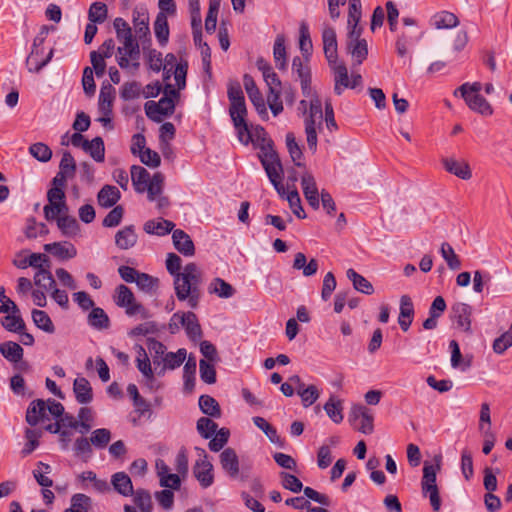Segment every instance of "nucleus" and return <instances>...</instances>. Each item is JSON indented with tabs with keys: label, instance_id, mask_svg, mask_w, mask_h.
Masks as SVG:
<instances>
[{
	"label": "nucleus",
	"instance_id": "603ef678",
	"mask_svg": "<svg viewBox=\"0 0 512 512\" xmlns=\"http://www.w3.org/2000/svg\"><path fill=\"white\" fill-rule=\"evenodd\" d=\"M252 420L254 425L262 430L272 443L282 445V440L276 429L270 425L263 417L255 416Z\"/></svg>",
	"mask_w": 512,
	"mask_h": 512
},
{
	"label": "nucleus",
	"instance_id": "0eeeda50",
	"mask_svg": "<svg viewBox=\"0 0 512 512\" xmlns=\"http://www.w3.org/2000/svg\"><path fill=\"white\" fill-rule=\"evenodd\" d=\"M229 115L237 132L238 140L248 145L252 141L251 132L247 121V107L245 102L232 103L229 106Z\"/></svg>",
	"mask_w": 512,
	"mask_h": 512
},
{
	"label": "nucleus",
	"instance_id": "423d86ee",
	"mask_svg": "<svg viewBox=\"0 0 512 512\" xmlns=\"http://www.w3.org/2000/svg\"><path fill=\"white\" fill-rule=\"evenodd\" d=\"M440 470L439 460L436 464L424 463L423 477L421 481L422 493L429 496L430 504L434 511H438L441 507V499L439 490L436 485V475Z\"/></svg>",
	"mask_w": 512,
	"mask_h": 512
},
{
	"label": "nucleus",
	"instance_id": "49530a36",
	"mask_svg": "<svg viewBox=\"0 0 512 512\" xmlns=\"http://www.w3.org/2000/svg\"><path fill=\"white\" fill-rule=\"evenodd\" d=\"M324 410L328 417L336 424L343 421V406L342 401L331 396L324 405Z\"/></svg>",
	"mask_w": 512,
	"mask_h": 512
},
{
	"label": "nucleus",
	"instance_id": "6e6552de",
	"mask_svg": "<svg viewBox=\"0 0 512 512\" xmlns=\"http://www.w3.org/2000/svg\"><path fill=\"white\" fill-rule=\"evenodd\" d=\"M334 74V92L341 95L345 88L354 89L362 83L360 74H352L351 80L349 79L347 67L343 62L335 61L329 64Z\"/></svg>",
	"mask_w": 512,
	"mask_h": 512
},
{
	"label": "nucleus",
	"instance_id": "bb28decb",
	"mask_svg": "<svg viewBox=\"0 0 512 512\" xmlns=\"http://www.w3.org/2000/svg\"><path fill=\"white\" fill-rule=\"evenodd\" d=\"M293 268L296 270H302V274L305 277H311L317 273L319 264L318 261L314 258L310 259V261L307 263L305 254L298 252L294 257Z\"/></svg>",
	"mask_w": 512,
	"mask_h": 512
},
{
	"label": "nucleus",
	"instance_id": "c85d7f7f",
	"mask_svg": "<svg viewBox=\"0 0 512 512\" xmlns=\"http://www.w3.org/2000/svg\"><path fill=\"white\" fill-rule=\"evenodd\" d=\"M120 199V191L112 185L103 186L97 195L98 204L104 208H110Z\"/></svg>",
	"mask_w": 512,
	"mask_h": 512
},
{
	"label": "nucleus",
	"instance_id": "a18cd8bd",
	"mask_svg": "<svg viewBox=\"0 0 512 512\" xmlns=\"http://www.w3.org/2000/svg\"><path fill=\"white\" fill-rule=\"evenodd\" d=\"M196 359L189 356L183 368L184 390L192 392L195 386Z\"/></svg>",
	"mask_w": 512,
	"mask_h": 512
},
{
	"label": "nucleus",
	"instance_id": "864d4df0",
	"mask_svg": "<svg viewBox=\"0 0 512 512\" xmlns=\"http://www.w3.org/2000/svg\"><path fill=\"white\" fill-rule=\"evenodd\" d=\"M43 210L45 218L48 221L55 220L57 217L67 214L69 211L66 200L59 202H49L44 206Z\"/></svg>",
	"mask_w": 512,
	"mask_h": 512
},
{
	"label": "nucleus",
	"instance_id": "0e129e2a",
	"mask_svg": "<svg viewBox=\"0 0 512 512\" xmlns=\"http://www.w3.org/2000/svg\"><path fill=\"white\" fill-rule=\"evenodd\" d=\"M159 332V327L154 321H146L132 328L128 335L130 337L155 335Z\"/></svg>",
	"mask_w": 512,
	"mask_h": 512
},
{
	"label": "nucleus",
	"instance_id": "f704fd0d",
	"mask_svg": "<svg viewBox=\"0 0 512 512\" xmlns=\"http://www.w3.org/2000/svg\"><path fill=\"white\" fill-rule=\"evenodd\" d=\"M0 353L10 362L17 363L23 358V348L16 342L6 341L0 344Z\"/></svg>",
	"mask_w": 512,
	"mask_h": 512
},
{
	"label": "nucleus",
	"instance_id": "2f4dec72",
	"mask_svg": "<svg viewBox=\"0 0 512 512\" xmlns=\"http://www.w3.org/2000/svg\"><path fill=\"white\" fill-rule=\"evenodd\" d=\"M137 357H136V366L138 370L142 373V375L148 381L154 380V373L151 368V362L147 355L146 350L142 346L136 347Z\"/></svg>",
	"mask_w": 512,
	"mask_h": 512
},
{
	"label": "nucleus",
	"instance_id": "c03bdc74",
	"mask_svg": "<svg viewBox=\"0 0 512 512\" xmlns=\"http://www.w3.org/2000/svg\"><path fill=\"white\" fill-rule=\"evenodd\" d=\"M199 408L202 413L212 418L221 417V409L218 402L209 395H201L199 397Z\"/></svg>",
	"mask_w": 512,
	"mask_h": 512
},
{
	"label": "nucleus",
	"instance_id": "ddd939ff",
	"mask_svg": "<svg viewBox=\"0 0 512 512\" xmlns=\"http://www.w3.org/2000/svg\"><path fill=\"white\" fill-rule=\"evenodd\" d=\"M243 84H244V88L247 92V95H248L250 101L252 102V104L254 105L257 113L260 115V117L263 120H267L269 118V116H268L266 104H265L263 96H262L260 90L258 89L253 77L249 74H245L243 76Z\"/></svg>",
	"mask_w": 512,
	"mask_h": 512
},
{
	"label": "nucleus",
	"instance_id": "2eb2a0df",
	"mask_svg": "<svg viewBox=\"0 0 512 512\" xmlns=\"http://www.w3.org/2000/svg\"><path fill=\"white\" fill-rule=\"evenodd\" d=\"M301 186L303 190V194L305 199L307 200L308 204L313 209H318L320 206L319 201V191L317 188L316 180L314 176L308 172L305 171L303 175L301 176Z\"/></svg>",
	"mask_w": 512,
	"mask_h": 512
},
{
	"label": "nucleus",
	"instance_id": "4d7b16f0",
	"mask_svg": "<svg viewBox=\"0 0 512 512\" xmlns=\"http://www.w3.org/2000/svg\"><path fill=\"white\" fill-rule=\"evenodd\" d=\"M440 253L451 270L460 269L461 261L458 255L455 253L453 247L449 243H442L440 247Z\"/></svg>",
	"mask_w": 512,
	"mask_h": 512
},
{
	"label": "nucleus",
	"instance_id": "13d9d810",
	"mask_svg": "<svg viewBox=\"0 0 512 512\" xmlns=\"http://www.w3.org/2000/svg\"><path fill=\"white\" fill-rule=\"evenodd\" d=\"M55 220L57 221L58 228L66 236L74 235L78 231L77 220L69 216L68 213L57 217Z\"/></svg>",
	"mask_w": 512,
	"mask_h": 512
},
{
	"label": "nucleus",
	"instance_id": "4468645a",
	"mask_svg": "<svg viewBox=\"0 0 512 512\" xmlns=\"http://www.w3.org/2000/svg\"><path fill=\"white\" fill-rule=\"evenodd\" d=\"M472 307L466 303H456L451 308L452 320L457 328L466 333H471Z\"/></svg>",
	"mask_w": 512,
	"mask_h": 512
},
{
	"label": "nucleus",
	"instance_id": "4c0bfd02",
	"mask_svg": "<svg viewBox=\"0 0 512 512\" xmlns=\"http://www.w3.org/2000/svg\"><path fill=\"white\" fill-rule=\"evenodd\" d=\"M187 357V351L184 348L178 349L176 352H167L162 358L163 368L162 370H174L180 367Z\"/></svg>",
	"mask_w": 512,
	"mask_h": 512
},
{
	"label": "nucleus",
	"instance_id": "a211bd4d",
	"mask_svg": "<svg viewBox=\"0 0 512 512\" xmlns=\"http://www.w3.org/2000/svg\"><path fill=\"white\" fill-rule=\"evenodd\" d=\"M172 240L175 249L184 256H193L195 247L191 237L183 230L176 229L172 233Z\"/></svg>",
	"mask_w": 512,
	"mask_h": 512
},
{
	"label": "nucleus",
	"instance_id": "f257e3e1",
	"mask_svg": "<svg viewBox=\"0 0 512 512\" xmlns=\"http://www.w3.org/2000/svg\"><path fill=\"white\" fill-rule=\"evenodd\" d=\"M182 260L175 253H168L166 269L174 277V289L179 301H187L196 308L201 298L203 272L195 263H188L181 272Z\"/></svg>",
	"mask_w": 512,
	"mask_h": 512
},
{
	"label": "nucleus",
	"instance_id": "ea45409f",
	"mask_svg": "<svg viewBox=\"0 0 512 512\" xmlns=\"http://www.w3.org/2000/svg\"><path fill=\"white\" fill-rule=\"evenodd\" d=\"M273 56L276 67L279 70H285L287 68L286 47L285 37L282 34L277 35L275 39L273 47Z\"/></svg>",
	"mask_w": 512,
	"mask_h": 512
},
{
	"label": "nucleus",
	"instance_id": "1a4fd4ad",
	"mask_svg": "<svg viewBox=\"0 0 512 512\" xmlns=\"http://www.w3.org/2000/svg\"><path fill=\"white\" fill-rule=\"evenodd\" d=\"M261 162L271 184L274 186L277 193L281 197H284L285 188L281 183L283 169L278 155L275 152L267 153L265 157L261 159Z\"/></svg>",
	"mask_w": 512,
	"mask_h": 512
},
{
	"label": "nucleus",
	"instance_id": "c9c22d12",
	"mask_svg": "<svg viewBox=\"0 0 512 512\" xmlns=\"http://www.w3.org/2000/svg\"><path fill=\"white\" fill-rule=\"evenodd\" d=\"M78 480L84 484V482L89 481L92 483L95 491L99 493H107L110 492L111 486L105 479H99L95 472L89 470L84 471L78 475ZM83 488L85 486L83 485Z\"/></svg>",
	"mask_w": 512,
	"mask_h": 512
},
{
	"label": "nucleus",
	"instance_id": "473e14b6",
	"mask_svg": "<svg viewBox=\"0 0 512 512\" xmlns=\"http://www.w3.org/2000/svg\"><path fill=\"white\" fill-rule=\"evenodd\" d=\"M133 503L139 509L140 512H152L153 501L150 492L143 488H138L133 491L131 495Z\"/></svg>",
	"mask_w": 512,
	"mask_h": 512
},
{
	"label": "nucleus",
	"instance_id": "79ce46f5",
	"mask_svg": "<svg viewBox=\"0 0 512 512\" xmlns=\"http://www.w3.org/2000/svg\"><path fill=\"white\" fill-rule=\"evenodd\" d=\"M210 294H216L220 298H230L235 294V289L221 278H215L208 286Z\"/></svg>",
	"mask_w": 512,
	"mask_h": 512
},
{
	"label": "nucleus",
	"instance_id": "6e6d98bb",
	"mask_svg": "<svg viewBox=\"0 0 512 512\" xmlns=\"http://www.w3.org/2000/svg\"><path fill=\"white\" fill-rule=\"evenodd\" d=\"M32 319L34 324L47 333H53L55 327L49 315L43 310L34 309L32 311Z\"/></svg>",
	"mask_w": 512,
	"mask_h": 512
},
{
	"label": "nucleus",
	"instance_id": "9d476101",
	"mask_svg": "<svg viewBox=\"0 0 512 512\" xmlns=\"http://www.w3.org/2000/svg\"><path fill=\"white\" fill-rule=\"evenodd\" d=\"M199 458L193 466V475L204 489L210 487L214 483L213 465L208 460L206 451L203 448L196 447Z\"/></svg>",
	"mask_w": 512,
	"mask_h": 512
},
{
	"label": "nucleus",
	"instance_id": "5701e85b",
	"mask_svg": "<svg viewBox=\"0 0 512 512\" xmlns=\"http://www.w3.org/2000/svg\"><path fill=\"white\" fill-rule=\"evenodd\" d=\"M414 316V306L411 298L408 295L401 296L400 299V313L398 322L401 329L406 332L412 324Z\"/></svg>",
	"mask_w": 512,
	"mask_h": 512
},
{
	"label": "nucleus",
	"instance_id": "680f3d73",
	"mask_svg": "<svg viewBox=\"0 0 512 512\" xmlns=\"http://www.w3.org/2000/svg\"><path fill=\"white\" fill-rule=\"evenodd\" d=\"M90 442L96 449H104L111 440V432L106 428H99L91 433Z\"/></svg>",
	"mask_w": 512,
	"mask_h": 512
},
{
	"label": "nucleus",
	"instance_id": "a19ab883",
	"mask_svg": "<svg viewBox=\"0 0 512 512\" xmlns=\"http://www.w3.org/2000/svg\"><path fill=\"white\" fill-rule=\"evenodd\" d=\"M115 89L110 85L102 86L99 93V112L112 113Z\"/></svg>",
	"mask_w": 512,
	"mask_h": 512
},
{
	"label": "nucleus",
	"instance_id": "cd10ccee",
	"mask_svg": "<svg viewBox=\"0 0 512 512\" xmlns=\"http://www.w3.org/2000/svg\"><path fill=\"white\" fill-rule=\"evenodd\" d=\"M137 234L133 225H129L119 230L115 235V244L118 248L127 250L132 248L137 242Z\"/></svg>",
	"mask_w": 512,
	"mask_h": 512
},
{
	"label": "nucleus",
	"instance_id": "37998d69",
	"mask_svg": "<svg viewBox=\"0 0 512 512\" xmlns=\"http://www.w3.org/2000/svg\"><path fill=\"white\" fill-rule=\"evenodd\" d=\"M154 33L159 44L166 45L169 39V26L167 16L164 13H158L154 22Z\"/></svg>",
	"mask_w": 512,
	"mask_h": 512
},
{
	"label": "nucleus",
	"instance_id": "c756f323",
	"mask_svg": "<svg viewBox=\"0 0 512 512\" xmlns=\"http://www.w3.org/2000/svg\"><path fill=\"white\" fill-rule=\"evenodd\" d=\"M430 23L436 29H451L459 24V20L455 14L441 11L432 16Z\"/></svg>",
	"mask_w": 512,
	"mask_h": 512
},
{
	"label": "nucleus",
	"instance_id": "412c9836",
	"mask_svg": "<svg viewBox=\"0 0 512 512\" xmlns=\"http://www.w3.org/2000/svg\"><path fill=\"white\" fill-rule=\"evenodd\" d=\"M111 486L115 492L123 497H129L134 491L132 480L125 472H116L112 474Z\"/></svg>",
	"mask_w": 512,
	"mask_h": 512
},
{
	"label": "nucleus",
	"instance_id": "20e7f679",
	"mask_svg": "<svg viewBox=\"0 0 512 512\" xmlns=\"http://www.w3.org/2000/svg\"><path fill=\"white\" fill-rule=\"evenodd\" d=\"M64 413V406L54 399L44 401L36 399L30 402L26 410V422L35 427L45 421H50L51 417L59 418Z\"/></svg>",
	"mask_w": 512,
	"mask_h": 512
},
{
	"label": "nucleus",
	"instance_id": "58836bf2",
	"mask_svg": "<svg viewBox=\"0 0 512 512\" xmlns=\"http://www.w3.org/2000/svg\"><path fill=\"white\" fill-rule=\"evenodd\" d=\"M348 279L353 283V287L366 295L374 293L373 285L362 275L358 274L354 269L350 268L346 272Z\"/></svg>",
	"mask_w": 512,
	"mask_h": 512
},
{
	"label": "nucleus",
	"instance_id": "aec40b11",
	"mask_svg": "<svg viewBox=\"0 0 512 512\" xmlns=\"http://www.w3.org/2000/svg\"><path fill=\"white\" fill-rule=\"evenodd\" d=\"M181 321L182 327L191 341L195 342L201 339L202 329L195 313L191 311L183 312Z\"/></svg>",
	"mask_w": 512,
	"mask_h": 512
},
{
	"label": "nucleus",
	"instance_id": "f03ea898",
	"mask_svg": "<svg viewBox=\"0 0 512 512\" xmlns=\"http://www.w3.org/2000/svg\"><path fill=\"white\" fill-rule=\"evenodd\" d=\"M117 39L122 46L117 48V63L122 69L133 67L137 70L140 66L139 44L132 34V30L123 18L118 17L113 22Z\"/></svg>",
	"mask_w": 512,
	"mask_h": 512
},
{
	"label": "nucleus",
	"instance_id": "052dcab7",
	"mask_svg": "<svg viewBox=\"0 0 512 512\" xmlns=\"http://www.w3.org/2000/svg\"><path fill=\"white\" fill-rule=\"evenodd\" d=\"M2 326L9 332H21L25 329V322L19 313H11L1 320Z\"/></svg>",
	"mask_w": 512,
	"mask_h": 512
},
{
	"label": "nucleus",
	"instance_id": "e433bc0d",
	"mask_svg": "<svg viewBox=\"0 0 512 512\" xmlns=\"http://www.w3.org/2000/svg\"><path fill=\"white\" fill-rule=\"evenodd\" d=\"M88 324L97 330L107 329L110 325V320L106 312L100 307H94L87 317Z\"/></svg>",
	"mask_w": 512,
	"mask_h": 512
},
{
	"label": "nucleus",
	"instance_id": "a878e982",
	"mask_svg": "<svg viewBox=\"0 0 512 512\" xmlns=\"http://www.w3.org/2000/svg\"><path fill=\"white\" fill-rule=\"evenodd\" d=\"M73 392L77 402L80 404H88L93 399L92 387L84 377H78L74 380Z\"/></svg>",
	"mask_w": 512,
	"mask_h": 512
},
{
	"label": "nucleus",
	"instance_id": "69168bd1",
	"mask_svg": "<svg viewBox=\"0 0 512 512\" xmlns=\"http://www.w3.org/2000/svg\"><path fill=\"white\" fill-rule=\"evenodd\" d=\"M286 199L289 203V206L292 212L300 219H304L306 217L305 211L301 204L300 195L297 189L290 190L287 194L285 193Z\"/></svg>",
	"mask_w": 512,
	"mask_h": 512
},
{
	"label": "nucleus",
	"instance_id": "7ed1b4c3",
	"mask_svg": "<svg viewBox=\"0 0 512 512\" xmlns=\"http://www.w3.org/2000/svg\"><path fill=\"white\" fill-rule=\"evenodd\" d=\"M180 93L171 84H166L163 89V96L159 101H147L144 105L147 117L157 123H160L164 117L171 116L175 111L176 101Z\"/></svg>",
	"mask_w": 512,
	"mask_h": 512
},
{
	"label": "nucleus",
	"instance_id": "7c9ffc66",
	"mask_svg": "<svg viewBox=\"0 0 512 512\" xmlns=\"http://www.w3.org/2000/svg\"><path fill=\"white\" fill-rule=\"evenodd\" d=\"M43 431L41 429L36 428H26L25 429V439L26 443L21 450L22 457H26L33 453L39 446V439L42 437Z\"/></svg>",
	"mask_w": 512,
	"mask_h": 512
},
{
	"label": "nucleus",
	"instance_id": "09e8293b",
	"mask_svg": "<svg viewBox=\"0 0 512 512\" xmlns=\"http://www.w3.org/2000/svg\"><path fill=\"white\" fill-rule=\"evenodd\" d=\"M84 151L97 162H103L105 159V147L101 137H95L91 141L85 142Z\"/></svg>",
	"mask_w": 512,
	"mask_h": 512
},
{
	"label": "nucleus",
	"instance_id": "bf43d9fd",
	"mask_svg": "<svg viewBox=\"0 0 512 512\" xmlns=\"http://www.w3.org/2000/svg\"><path fill=\"white\" fill-rule=\"evenodd\" d=\"M135 283L140 290L149 294L155 292L159 286L158 278L142 272L139 273Z\"/></svg>",
	"mask_w": 512,
	"mask_h": 512
},
{
	"label": "nucleus",
	"instance_id": "338daca9",
	"mask_svg": "<svg viewBox=\"0 0 512 512\" xmlns=\"http://www.w3.org/2000/svg\"><path fill=\"white\" fill-rule=\"evenodd\" d=\"M196 428L204 439H209L216 433L218 425L208 417H201L197 421Z\"/></svg>",
	"mask_w": 512,
	"mask_h": 512
},
{
	"label": "nucleus",
	"instance_id": "de8ad7c7",
	"mask_svg": "<svg viewBox=\"0 0 512 512\" xmlns=\"http://www.w3.org/2000/svg\"><path fill=\"white\" fill-rule=\"evenodd\" d=\"M33 283L38 287V289L45 291L52 290L56 285L49 268L37 270L33 277Z\"/></svg>",
	"mask_w": 512,
	"mask_h": 512
},
{
	"label": "nucleus",
	"instance_id": "39448f33",
	"mask_svg": "<svg viewBox=\"0 0 512 512\" xmlns=\"http://www.w3.org/2000/svg\"><path fill=\"white\" fill-rule=\"evenodd\" d=\"M113 299L118 307L125 309V313L129 317L139 316L140 319L146 320L151 316L149 310L136 301L131 289L124 284L116 287Z\"/></svg>",
	"mask_w": 512,
	"mask_h": 512
},
{
	"label": "nucleus",
	"instance_id": "e2e57ef3",
	"mask_svg": "<svg viewBox=\"0 0 512 512\" xmlns=\"http://www.w3.org/2000/svg\"><path fill=\"white\" fill-rule=\"evenodd\" d=\"M147 347L152 356L154 365H159L162 362V358L167 353L166 346L155 338L147 339Z\"/></svg>",
	"mask_w": 512,
	"mask_h": 512
},
{
	"label": "nucleus",
	"instance_id": "8fccbe9b",
	"mask_svg": "<svg viewBox=\"0 0 512 512\" xmlns=\"http://www.w3.org/2000/svg\"><path fill=\"white\" fill-rule=\"evenodd\" d=\"M164 176L162 173H155L147 183L146 190L149 201H155L163 191Z\"/></svg>",
	"mask_w": 512,
	"mask_h": 512
},
{
	"label": "nucleus",
	"instance_id": "774afa93",
	"mask_svg": "<svg viewBox=\"0 0 512 512\" xmlns=\"http://www.w3.org/2000/svg\"><path fill=\"white\" fill-rule=\"evenodd\" d=\"M107 6L102 2H94L89 9L88 18L93 23H103L107 18Z\"/></svg>",
	"mask_w": 512,
	"mask_h": 512
},
{
	"label": "nucleus",
	"instance_id": "b1692460",
	"mask_svg": "<svg viewBox=\"0 0 512 512\" xmlns=\"http://www.w3.org/2000/svg\"><path fill=\"white\" fill-rule=\"evenodd\" d=\"M220 464L230 477L235 478L239 474V460L234 449L226 448L221 452Z\"/></svg>",
	"mask_w": 512,
	"mask_h": 512
},
{
	"label": "nucleus",
	"instance_id": "6ab92c4d",
	"mask_svg": "<svg viewBox=\"0 0 512 512\" xmlns=\"http://www.w3.org/2000/svg\"><path fill=\"white\" fill-rule=\"evenodd\" d=\"M43 49L32 48L29 56L26 59V65L30 72L38 73L45 67L53 57V49H50L47 56H43Z\"/></svg>",
	"mask_w": 512,
	"mask_h": 512
},
{
	"label": "nucleus",
	"instance_id": "9b49d317",
	"mask_svg": "<svg viewBox=\"0 0 512 512\" xmlns=\"http://www.w3.org/2000/svg\"><path fill=\"white\" fill-rule=\"evenodd\" d=\"M294 57L292 61V72L297 75L301 84L302 94L305 97H312L311 87V68L309 66V57Z\"/></svg>",
	"mask_w": 512,
	"mask_h": 512
},
{
	"label": "nucleus",
	"instance_id": "dca6fc26",
	"mask_svg": "<svg viewBox=\"0 0 512 512\" xmlns=\"http://www.w3.org/2000/svg\"><path fill=\"white\" fill-rule=\"evenodd\" d=\"M444 169L454 176L469 180L472 177L471 168L466 160L456 159L454 157H445L441 160Z\"/></svg>",
	"mask_w": 512,
	"mask_h": 512
},
{
	"label": "nucleus",
	"instance_id": "72a5a7b5",
	"mask_svg": "<svg viewBox=\"0 0 512 512\" xmlns=\"http://www.w3.org/2000/svg\"><path fill=\"white\" fill-rule=\"evenodd\" d=\"M150 179V174L145 168L137 165H133L131 167V180L138 193L145 192L147 183Z\"/></svg>",
	"mask_w": 512,
	"mask_h": 512
},
{
	"label": "nucleus",
	"instance_id": "4be33fe9",
	"mask_svg": "<svg viewBox=\"0 0 512 512\" xmlns=\"http://www.w3.org/2000/svg\"><path fill=\"white\" fill-rule=\"evenodd\" d=\"M44 250L52 253L61 260L72 259L77 255V250L72 243L54 242L44 245Z\"/></svg>",
	"mask_w": 512,
	"mask_h": 512
},
{
	"label": "nucleus",
	"instance_id": "3c124183",
	"mask_svg": "<svg viewBox=\"0 0 512 512\" xmlns=\"http://www.w3.org/2000/svg\"><path fill=\"white\" fill-rule=\"evenodd\" d=\"M347 52L355 59L356 64L360 65L367 58L368 48L366 40L346 43Z\"/></svg>",
	"mask_w": 512,
	"mask_h": 512
},
{
	"label": "nucleus",
	"instance_id": "f3484780",
	"mask_svg": "<svg viewBox=\"0 0 512 512\" xmlns=\"http://www.w3.org/2000/svg\"><path fill=\"white\" fill-rule=\"evenodd\" d=\"M322 41L325 57L328 64H332L338 60L337 54V38L333 27L325 26L322 31Z\"/></svg>",
	"mask_w": 512,
	"mask_h": 512
},
{
	"label": "nucleus",
	"instance_id": "5fc2aeb1",
	"mask_svg": "<svg viewBox=\"0 0 512 512\" xmlns=\"http://www.w3.org/2000/svg\"><path fill=\"white\" fill-rule=\"evenodd\" d=\"M449 349L451 351V366L453 368H461L462 371H465L471 366L469 360H463L459 344L456 340L449 342Z\"/></svg>",
	"mask_w": 512,
	"mask_h": 512
},
{
	"label": "nucleus",
	"instance_id": "393cba45",
	"mask_svg": "<svg viewBox=\"0 0 512 512\" xmlns=\"http://www.w3.org/2000/svg\"><path fill=\"white\" fill-rule=\"evenodd\" d=\"M175 224L172 221L158 218L148 220L144 224V231L150 235L165 236L174 231Z\"/></svg>",
	"mask_w": 512,
	"mask_h": 512
},
{
	"label": "nucleus",
	"instance_id": "f8f14e48",
	"mask_svg": "<svg viewBox=\"0 0 512 512\" xmlns=\"http://www.w3.org/2000/svg\"><path fill=\"white\" fill-rule=\"evenodd\" d=\"M468 82L462 84L458 89L455 90L454 94L457 95L458 92L465 100L468 107L482 115H491L493 113L491 105L488 101L480 94L477 93H467Z\"/></svg>",
	"mask_w": 512,
	"mask_h": 512
}]
</instances>
